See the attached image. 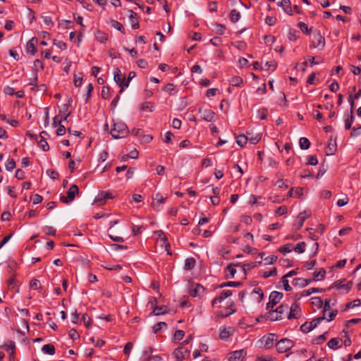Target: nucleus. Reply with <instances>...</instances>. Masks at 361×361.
Segmentation results:
<instances>
[{"mask_svg": "<svg viewBox=\"0 0 361 361\" xmlns=\"http://www.w3.org/2000/svg\"><path fill=\"white\" fill-rule=\"evenodd\" d=\"M130 131L126 124L121 121H113V128L111 130V135L115 139L126 137Z\"/></svg>", "mask_w": 361, "mask_h": 361, "instance_id": "obj_1", "label": "nucleus"}, {"mask_svg": "<svg viewBox=\"0 0 361 361\" xmlns=\"http://www.w3.org/2000/svg\"><path fill=\"white\" fill-rule=\"evenodd\" d=\"M288 308V305H281L275 310H269L267 318L271 321L281 319L285 310Z\"/></svg>", "mask_w": 361, "mask_h": 361, "instance_id": "obj_2", "label": "nucleus"}, {"mask_svg": "<svg viewBox=\"0 0 361 361\" xmlns=\"http://www.w3.org/2000/svg\"><path fill=\"white\" fill-rule=\"evenodd\" d=\"M324 37L322 36L319 32H314L312 36V44L310 45V48L322 49L324 47Z\"/></svg>", "mask_w": 361, "mask_h": 361, "instance_id": "obj_3", "label": "nucleus"}, {"mask_svg": "<svg viewBox=\"0 0 361 361\" xmlns=\"http://www.w3.org/2000/svg\"><path fill=\"white\" fill-rule=\"evenodd\" d=\"M79 192L78 187L73 184L71 185L69 189L67 191V196L61 195L60 197L61 202L68 204L73 201L75 199V195L78 194Z\"/></svg>", "mask_w": 361, "mask_h": 361, "instance_id": "obj_4", "label": "nucleus"}, {"mask_svg": "<svg viewBox=\"0 0 361 361\" xmlns=\"http://www.w3.org/2000/svg\"><path fill=\"white\" fill-rule=\"evenodd\" d=\"M325 319L324 317H320L314 319L311 322H306L300 326V331L303 333H308L314 329L320 323L321 321Z\"/></svg>", "mask_w": 361, "mask_h": 361, "instance_id": "obj_5", "label": "nucleus"}, {"mask_svg": "<svg viewBox=\"0 0 361 361\" xmlns=\"http://www.w3.org/2000/svg\"><path fill=\"white\" fill-rule=\"evenodd\" d=\"M293 347V343L288 338L281 339L276 345L277 351L279 353H286Z\"/></svg>", "mask_w": 361, "mask_h": 361, "instance_id": "obj_6", "label": "nucleus"}, {"mask_svg": "<svg viewBox=\"0 0 361 361\" xmlns=\"http://www.w3.org/2000/svg\"><path fill=\"white\" fill-rule=\"evenodd\" d=\"M283 298V293L278 291H272L269 297V302L267 304V310H271L278 304Z\"/></svg>", "mask_w": 361, "mask_h": 361, "instance_id": "obj_7", "label": "nucleus"}, {"mask_svg": "<svg viewBox=\"0 0 361 361\" xmlns=\"http://www.w3.org/2000/svg\"><path fill=\"white\" fill-rule=\"evenodd\" d=\"M114 80L116 83L121 87L119 93H121L126 87H123L125 82H126V78L125 74H122L120 69L116 68L114 73Z\"/></svg>", "mask_w": 361, "mask_h": 361, "instance_id": "obj_8", "label": "nucleus"}, {"mask_svg": "<svg viewBox=\"0 0 361 361\" xmlns=\"http://www.w3.org/2000/svg\"><path fill=\"white\" fill-rule=\"evenodd\" d=\"M173 354L177 360L182 361L189 357L190 350L183 345H180L174 350Z\"/></svg>", "mask_w": 361, "mask_h": 361, "instance_id": "obj_9", "label": "nucleus"}, {"mask_svg": "<svg viewBox=\"0 0 361 361\" xmlns=\"http://www.w3.org/2000/svg\"><path fill=\"white\" fill-rule=\"evenodd\" d=\"M310 212H307V211H304L303 212H300L296 219L295 220L293 224V228L295 229V230H299L302 228V226H303V224L305 222V221L308 218L310 217Z\"/></svg>", "mask_w": 361, "mask_h": 361, "instance_id": "obj_10", "label": "nucleus"}, {"mask_svg": "<svg viewBox=\"0 0 361 361\" xmlns=\"http://www.w3.org/2000/svg\"><path fill=\"white\" fill-rule=\"evenodd\" d=\"M301 314L302 313L300 305L298 302H293L290 307V312L288 315V319H298L300 317Z\"/></svg>", "mask_w": 361, "mask_h": 361, "instance_id": "obj_11", "label": "nucleus"}, {"mask_svg": "<svg viewBox=\"0 0 361 361\" xmlns=\"http://www.w3.org/2000/svg\"><path fill=\"white\" fill-rule=\"evenodd\" d=\"M112 194L109 192L102 191L98 195L95 197L94 202L101 206L105 204L106 200L109 199H112Z\"/></svg>", "mask_w": 361, "mask_h": 361, "instance_id": "obj_12", "label": "nucleus"}, {"mask_svg": "<svg viewBox=\"0 0 361 361\" xmlns=\"http://www.w3.org/2000/svg\"><path fill=\"white\" fill-rule=\"evenodd\" d=\"M337 151V138L331 137L325 149L326 155H333Z\"/></svg>", "mask_w": 361, "mask_h": 361, "instance_id": "obj_13", "label": "nucleus"}, {"mask_svg": "<svg viewBox=\"0 0 361 361\" xmlns=\"http://www.w3.org/2000/svg\"><path fill=\"white\" fill-rule=\"evenodd\" d=\"M277 335L275 334H269L267 336H264L262 337V341L264 342V347L266 349L271 348L274 341L277 340Z\"/></svg>", "mask_w": 361, "mask_h": 361, "instance_id": "obj_14", "label": "nucleus"}, {"mask_svg": "<svg viewBox=\"0 0 361 361\" xmlns=\"http://www.w3.org/2000/svg\"><path fill=\"white\" fill-rule=\"evenodd\" d=\"M199 114H201V117L204 121L211 122L214 121L215 113L210 109H203L202 108H200L198 109Z\"/></svg>", "mask_w": 361, "mask_h": 361, "instance_id": "obj_15", "label": "nucleus"}, {"mask_svg": "<svg viewBox=\"0 0 361 361\" xmlns=\"http://www.w3.org/2000/svg\"><path fill=\"white\" fill-rule=\"evenodd\" d=\"M37 39L36 37H32L30 40L27 42L26 44V51L27 53L31 54L34 56L37 52L36 45L37 44Z\"/></svg>", "mask_w": 361, "mask_h": 361, "instance_id": "obj_16", "label": "nucleus"}, {"mask_svg": "<svg viewBox=\"0 0 361 361\" xmlns=\"http://www.w3.org/2000/svg\"><path fill=\"white\" fill-rule=\"evenodd\" d=\"M246 355V351L243 349L233 352L228 361H243Z\"/></svg>", "mask_w": 361, "mask_h": 361, "instance_id": "obj_17", "label": "nucleus"}, {"mask_svg": "<svg viewBox=\"0 0 361 361\" xmlns=\"http://www.w3.org/2000/svg\"><path fill=\"white\" fill-rule=\"evenodd\" d=\"M129 12V20L133 29H138L140 27L137 15L132 10L128 11Z\"/></svg>", "mask_w": 361, "mask_h": 361, "instance_id": "obj_18", "label": "nucleus"}, {"mask_svg": "<svg viewBox=\"0 0 361 361\" xmlns=\"http://www.w3.org/2000/svg\"><path fill=\"white\" fill-rule=\"evenodd\" d=\"M311 281H312L311 279L296 278L293 280L292 283L294 286L304 288V287L308 286L311 283Z\"/></svg>", "mask_w": 361, "mask_h": 361, "instance_id": "obj_19", "label": "nucleus"}, {"mask_svg": "<svg viewBox=\"0 0 361 361\" xmlns=\"http://www.w3.org/2000/svg\"><path fill=\"white\" fill-rule=\"evenodd\" d=\"M278 6L282 7L283 11L288 15L293 16V10L291 7V2L290 0H282L280 3L277 4Z\"/></svg>", "mask_w": 361, "mask_h": 361, "instance_id": "obj_20", "label": "nucleus"}, {"mask_svg": "<svg viewBox=\"0 0 361 361\" xmlns=\"http://www.w3.org/2000/svg\"><path fill=\"white\" fill-rule=\"evenodd\" d=\"M235 266H239V264H228L225 271H226V278H233L235 273H236V269H235Z\"/></svg>", "mask_w": 361, "mask_h": 361, "instance_id": "obj_21", "label": "nucleus"}, {"mask_svg": "<svg viewBox=\"0 0 361 361\" xmlns=\"http://www.w3.org/2000/svg\"><path fill=\"white\" fill-rule=\"evenodd\" d=\"M233 332V328H224L223 329L219 334V337L221 339L226 341L230 337L231 334Z\"/></svg>", "mask_w": 361, "mask_h": 361, "instance_id": "obj_22", "label": "nucleus"}, {"mask_svg": "<svg viewBox=\"0 0 361 361\" xmlns=\"http://www.w3.org/2000/svg\"><path fill=\"white\" fill-rule=\"evenodd\" d=\"M165 202L166 198H164L160 193H157L154 197L152 206L154 207H158L159 204H164Z\"/></svg>", "mask_w": 361, "mask_h": 361, "instance_id": "obj_23", "label": "nucleus"}, {"mask_svg": "<svg viewBox=\"0 0 361 361\" xmlns=\"http://www.w3.org/2000/svg\"><path fill=\"white\" fill-rule=\"evenodd\" d=\"M167 306L161 305V306H155L152 312L154 315H161L166 314L167 312Z\"/></svg>", "mask_w": 361, "mask_h": 361, "instance_id": "obj_24", "label": "nucleus"}, {"mask_svg": "<svg viewBox=\"0 0 361 361\" xmlns=\"http://www.w3.org/2000/svg\"><path fill=\"white\" fill-rule=\"evenodd\" d=\"M361 305V300L360 299H355L352 302H348L345 305L344 307L342 309V311H347L350 308H353L355 307H359Z\"/></svg>", "mask_w": 361, "mask_h": 361, "instance_id": "obj_25", "label": "nucleus"}, {"mask_svg": "<svg viewBox=\"0 0 361 361\" xmlns=\"http://www.w3.org/2000/svg\"><path fill=\"white\" fill-rule=\"evenodd\" d=\"M196 264V261L193 257L187 258L185 261L184 269L185 270H192Z\"/></svg>", "mask_w": 361, "mask_h": 361, "instance_id": "obj_26", "label": "nucleus"}, {"mask_svg": "<svg viewBox=\"0 0 361 361\" xmlns=\"http://www.w3.org/2000/svg\"><path fill=\"white\" fill-rule=\"evenodd\" d=\"M204 290V287L200 284H197L194 289H192L190 291V294L192 297H197L200 295L201 293H203Z\"/></svg>", "mask_w": 361, "mask_h": 361, "instance_id": "obj_27", "label": "nucleus"}, {"mask_svg": "<svg viewBox=\"0 0 361 361\" xmlns=\"http://www.w3.org/2000/svg\"><path fill=\"white\" fill-rule=\"evenodd\" d=\"M42 350L44 353L53 355L55 353V347L53 344H46L43 345Z\"/></svg>", "mask_w": 361, "mask_h": 361, "instance_id": "obj_28", "label": "nucleus"}, {"mask_svg": "<svg viewBox=\"0 0 361 361\" xmlns=\"http://www.w3.org/2000/svg\"><path fill=\"white\" fill-rule=\"evenodd\" d=\"M69 105L64 104L63 109L60 110V114L58 116H62V121H66L68 117L71 115V112L68 111Z\"/></svg>", "mask_w": 361, "mask_h": 361, "instance_id": "obj_29", "label": "nucleus"}, {"mask_svg": "<svg viewBox=\"0 0 361 361\" xmlns=\"http://www.w3.org/2000/svg\"><path fill=\"white\" fill-rule=\"evenodd\" d=\"M248 140V137L245 135H239L236 137V142L241 147H244Z\"/></svg>", "mask_w": 361, "mask_h": 361, "instance_id": "obj_30", "label": "nucleus"}, {"mask_svg": "<svg viewBox=\"0 0 361 361\" xmlns=\"http://www.w3.org/2000/svg\"><path fill=\"white\" fill-rule=\"evenodd\" d=\"M110 24H111V27H113L115 29L118 30V31H120L123 34L125 33V29H124L123 25L121 23H119L118 21L115 20H111L110 21Z\"/></svg>", "mask_w": 361, "mask_h": 361, "instance_id": "obj_31", "label": "nucleus"}, {"mask_svg": "<svg viewBox=\"0 0 361 361\" xmlns=\"http://www.w3.org/2000/svg\"><path fill=\"white\" fill-rule=\"evenodd\" d=\"M342 338H340V340L343 342L345 346H349L351 344V341L348 335V332L343 329L342 331Z\"/></svg>", "mask_w": 361, "mask_h": 361, "instance_id": "obj_32", "label": "nucleus"}, {"mask_svg": "<svg viewBox=\"0 0 361 361\" xmlns=\"http://www.w3.org/2000/svg\"><path fill=\"white\" fill-rule=\"evenodd\" d=\"M344 281L345 280H343V281L340 280V292L342 290L344 293H347L348 292V290L350 289L353 282L348 281L346 284H344L343 283Z\"/></svg>", "mask_w": 361, "mask_h": 361, "instance_id": "obj_33", "label": "nucleus"}, {"mask_svg": "<svg viewBox=\"0 0 361 361\" xmlns=\"http://www.w3.org/2000/svg\"><path fill=\"white\" fill-rule=\"evenodd\" d=\"M326 271L324 269H321L318 271H315L313 274V281H319L324 278Z\"/></svg>", "mask_w": 361, "mask_h": 361, "instance_id": "obj_34", "label": "nucleus"}, {"mask_svg": "<svg viewBox=\"0 0 361 361\" xmlns=\"http://www.w3.org/2000/svg\"><path fill=\"white\" fill-rule=\"evenodd\" d=\"M240 18V13L235 9H233L230 13V19L232 22L236 23Z\"/></svg>", "mask_w": 361, "mask_h": 361, "instance_id": "obj_35", "label": "nucleus"}, {"mask_svg": "<svg viewBox=\"0 0 361 361\" xmlns=\"http://www.w3.org/2000/svg\"><path fill=\"white\" fill-rule=\"evenodd\" d=\"M299 145L302 149H307L310 146V142L307 137H301L299 140Z\"/></svg>", "mask_w": 361, "mask_h": 361, "instance_id": "obj_36", "label": "nucleus"}, {"mask_svg": "<svg viewBox=\"0 0 361 361\" xmlns=\"http://www.w3.org/2000/svg\"><path fill=\"white\" fill-rule=\"evenodd\" d=\"M326 334L327 333L326 332L323 334L319 335V336H317L312 340V343L316 345L322 344L326 339Z\"/></svg>", "mask_w": 361, "mask_h": 361, "instance_id": "obj_37", "label": "nucleus"}, {"mask_svg": "<svg viewBox=\"0 0 361 361\" xmlns=\"http://www.w3.org/2000/svg\"><path fill=\"white\" fill-rule=\"evenodd\" d=\"M165 327L166 329L167 328V324L166 322H158L153 327H152V331L154 334H157L158 333L159 331H161V329H162V327Z\"/></svg>", "mask_w": 361, "mask_h": 361, "instance_id": "obj_38", "label": "nucleus"}, {"mask_svg": "<svg viewBox=\"0 0 361 361\" xmlns=\"http://www.w3.org/2000/svg\"><path fill=\"white\" fill-rule=\"evenodd\" d=\"M327 345L331 349H337L338 348V338H333L327 343Z\"/></svg>", "mask_w": 361, "mask_h": 361, "instance_id": "obj_39", "label": "nucleus"}, {"mask_svg": "<svg viewBox=\"0 0 361 361\" xmlns=\"http://www.w3.org/2000/svg\"><path fill=\"white\" fill-rule=\"evenodd\" d=\"M16 164L13 159H8L6 163V169L8 171H12L16 168Z\"/></svg>", "mask_w": 361, "mask_h": 361, "instance_id": "obj_40", "label": "nucleus"}, {"mask_svg": "<svg viewBox=\"0 0 361 361\" xmlns=\"http://www.w3.org/2000/svg\"><path fill=\"white\" fill-rule=\"evenodd\" d=\"M243 79L239 76H233L230 80V83L233 86H240L243 83Z\"/></svg>", "mask_w": 361, "mask_h": 361, "instance_id": "obj_41", "label": "nucleus"}, {"mask_svg": "<svg viewBox=\"0 0 361 361\" xmlns=\"http://www.w3.org/2000/svg\"><path fill=\"white\" fill-rule=\"evenodd\" d=\"M257 264V262H250L248 264H243V266H241V267H242V269H243V272L245 273V274H246V271L247 270H250V269L256 267Z\"/></svg>", "mask_w": 361, "mask_h": 361, "instance_id": "obj_42", "label": "nucleus"}, {"mask_svg": "<svg viewBox=\"0 0 361 361\" xmlns=\"http://www.w3.org/2000/svg\"><path fill=\"white\" fill-rule=\"evenodd\" d=\"M241 285H242V283L239 282V281H230V282L224 283L221 284L219 286V287L220 288H224V287H226V286L238 287V286H240Z\"/></svg>", "mask_w": 361, "mask_h": 361, "instance_id": "obj_43", "label": "nucleus"}, {"mask_svg": "<svg viewBox=\"0 0 361 361\" xmlns=\"http://www.w3.org/2000/svg\"><path fill=\"white\" fill-rule=\"evenodd\" d=\"M312 303L318 308H322L323 306V300L319 297H314L312 298Z\"/></svg>", "mask_w": 361, "mask_h": 361, "instance_id": "obj_44", "label": "nucleus"}, {"mask_svg": "<svg viewBox=\"0 0 361 361\" xmlns=\"http://www.w3.org/2000/svg\"><path fill=\"white\" fill-rule=\"evenodd\" d=\"M101 96L104 99H108L110 97V87L104 86L102 89Z\"/></svg>", "mask_w": 361, "mask_h": 361, "instance_id": "obj_45", "label": "nucleus"}, {"mask_svg": "<svg viewBox=\"0 0 361 361\" xmlns=\"http://www.w3.org/2000/svg\"><path fill=\"white\" fill-rule=\"evenodd\" d=\"M276 68V63L274 61H267L264 64V69L269 71L271 69L275 70Z\"/></svg>", "mask_w": 361, "mask_h": 361, "instance_id": "obj_46", "label": "nucleus"}, {"mask_svg": "<svg viewBox=\"0 0 361 361\" xmlns=\"http://www.w3.org/2000/svg\"><path fill=\"white\" fill-rule=\"evenodd\" d=\"M305 243L301 242L298 243L294 247V250L298 253H303L305 252Z\"/></svg>", "mask_w": 361, "mask_h": 361, "instance_id": "obj_47", "label": "nucleus"}, {"mask_svg": "<svg viewBox=\"0 0 361 361\" xmlns=\"http://www.w3.org/2000/svg\"><path fill=\"white\" fill-rule=\"evenodd\" d=\"M43 231L45 233V234L49 235H53L54 236L56 235V229L54 228L52 226H44L43 228Z\"/></svg>", "mask_w": 361, "mask_h": 361, "instance_id": "obj_48", "label": "nucleus"}, {"mask_svg": "<svg viewBox=\"0 0 361 361\" xmlns=\"http://www.w3.org/2000/svg\"><path fill=\"white\" fill-rule=\"evenodd\" d=\"M81 319L82 320V322H84V324L87 328L90 327L91 323H92V319L87 314H83L82 315Z\"/></svg>", "mask_w": 361, "mask_h": 361, "instance_id": "obj_49", "label": "nucleus"}, {"mask_svg": "<svg viewBox=\"0 0 361 361\" xmlns=\"http://www.w3.org/2000/svg\"><path fill=\"white\" fill-rule=\"evenodd\" d=\"M140 109L142 111H145L146 110H149L150 112L153 111L152 106L151 105V103L149 102H143L140 106Z\"/></svg>", "mask_w": 361, "mask_h": 361, "instance_id": "obj_50", "label": "nucleus"}, {"mask_svg": "<svg viewBox=\"0 0 361 361\" xmlns=\"http://www.w3.org/2000/svg\"><path fill=\"white\" fill-rule=\"evenodd\" d=\"M232 295V292L231 290H224L221 292V295L218 296L219 299V302L224 300L228 297L231 296Z\"/></svg>", "mask_w": 361, "mask_h": 361, "instance_id": "obj_51", "label": "nucleus"}, {"mask_svg": "<svg viewBox=\"0 0 361 361\" xmlns=\"http://www.w3.org/2000/svg\"><path fill=\"white\" fill-rule=\"evenodd\" d=\"M277 274V269L276 268H274L273 269L269 271H264L262 274V276L264 279H267L270 276H274Z\"/></svg>", "mask_w": 361, "mask_h": 361, "instance_id": "obj_52", "label": "nucleus"}, {"mask_svg": "<svg viewBox=\"0 0 361 361\" xmlns=\"http://www.w3.org/2000/svg\"><path fill=\"white\" fill-rule=\"evenodd\" d=\"M297 32H298L297 30H295L294 29H290L288 34V37L289 40L295 41L298 38Z\"/></svg>", "mask_w": 361, "mask_h": 361, "instance_id": "obj_53", "label": "nucleus"}, {"mask_svg": "<svg viewBox=\"0 0 361 361\" xmlns=\"http://www.w3.org/2000/svg\"><path fill=\"white\" fill-rule=\"evenodd\" d=\"M287 212H288L287 207L283 205V206L278 207L275 212L277 216H282V215L286 214Z\"/></svg>", "mask_w": 361, "mask_h": 361, "instance_id": "obj_54", "label": "nucleus"}, {"mask_svg": "<svg viewBox=\"0 0 361 361\" xmlns=\"http://www.w3.org/2000/svg\"><path fill=\"white\" fill-rule=\"evenodd\" d=\"M298 27H300V29L305 33L307 34V35H310V32H311V29H309L307 25L303 23V22H300L298 23Z\"/></svg>", "mask_w": 361, "mask_h": 361, "instance_id": "obj_55", "label": "nucleus"}, {"mask_svg": "<svg viewBox=\"0 0 361 361\" xmlns=\"http://www.w3.org/2000/svg\"><path fill=\"white\" fill-rule=\"evenodd\" d=\"M133 343L131 342H128L124 348H123V353L128 356L130 354L131 350L133 348Z\"/></svg>", "mask_w": 361, "mask_h": 361, "instance_id": "obj_56", "label": "nucleus"}, {"mask_svg": "<svg viewBox=\"0 0 361 361\" xmlns=\"http://www.w3.org/2000/svg\"><path fill=\"white\" fill-rule=\"evenodd\" d=\"M353 121H354V116L353 115V113L351 112L350 118H347L345 121V128L346 130H349L351 128Z\"/></svg>", "mask_w": 361, "mask_h": 361, "instance_id": "obj_57", "label": "nucleus"}, {"mask_svg": "<svg viewBox=\"0 0 361 361\" xmlns=\"http://www.w3.org/2000/svg\"><path fill=\"white\" fill-rule=\"evenodd\" d=\"M185 333L183 330H176L174 333L173 338L176 341H180L184 337Z\"/></svg>", "mask_w": 361, "mask_h": 361, "instance_id": "obj_58", "label": "nucleus"}, {"mask_svg": "<svg viewBox=\"0 0 361 361\" xmlns=\"http://www.w3.org/2000/svg\"><path fill=\"white\" fill-rule=\"evenodd\" d=\"M39 146L42 149L43 151L47 152L49 149V146L46 140H40L38 142Z\"/></svg>", "mask_w": 361, "mask_h": 361, "instance_id": "obj_59", "label": "nucleus"}, {"mask_svg": "<svg viewBox=\"0 0 361 361\" xmlns=\"http://www.w3.org/2000/svg\"><path fill=\"white\" fill-rule=\"evenodd\" d=\"M360 135H361V125H357V126L353 128L350 135L353 137H357Z\"/></svg>", "mask_w": 361, "mask_h": 361, "instance_id": "obj_60", "label": "nucleus"}, {"mask_svg": "<svg viewBox=\"0 0 361 361\" xmlns=\"http://www.w3.org/2000/svg\"><path fill=\"white\" fill-rule=\"evenodd\" d=\"M96 37L98 40H99V42H101L102 43L105 42L108 39L107 35L105 33L102 32H98L96 35Z\"/></svg>", "mask_w": 361, "mask_h": 361, "instance_id": "obj_61", "label": "nucleus"}, {"mask_svg": "<svg viewBox=\"0 0 361 361\" xmlns=\"http://www.w3.org/2000/svg\"><path fill=\"white\" fill-rule=\"evenodd\" d=\"M318 164V160L316 155H312L308 157L307 164L315 166Z\"/></svg>", "mask_w": 361, "mask_h": 361, "instance_id": "obj_62", "label": "nucleus"}, {"mask_svg": "<svg viewBox=\"0 0 361 361\" xmlns=\"http://www.w3.org/2000/svg\"><path fill=\"white\" fill-rule=\"evenodd\" d=\"M277 19L275 17L267 16L265 18V23L270 26H273L276 23Z\"/></svg>", "mask_w": 361, "mask_h": 361, "instance_id": "obj_63", "label": "nucleus"}, {"mask_svg": "<svg viewBox=\"0 0 361 361\" xmlns=\"http://www.w3.org/2000/svg\"><path fill=\"white\" fill-rule=\"evenodd\" d=\"M161 357L159 355H152L143 358L142 361H161Z\"/></svg>", "mask_w": 361, "mask_h": 361, "instance_id": "obj_64", "label": "nucleus"}]
</instances>
